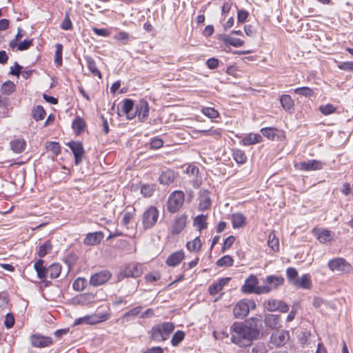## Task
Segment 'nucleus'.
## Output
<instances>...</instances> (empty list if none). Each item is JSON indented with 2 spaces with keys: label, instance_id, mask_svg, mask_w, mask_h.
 I'll return each mask as SVG.
<instances>
[{
  "label": "nucleus",
  "instance_id": "nucleus-64",
  "mask_svg": "<svg viewBox=\"0 0 353 353\" xmlns=\"http://www.w3.org/2000/svg\"><path fill=\"white\" fill-rule=\"evenodd\" d=\"M338 68L345 71L353 72V61H345L338 65Z\"/></svg>",
  "mask_w": 353,
  "mask_h": 353
},
{
  "label": "nucleus",
  "instance_id": "nucleus-53",
  "mask_svg": "<svg viewBox=\"0 0 353 353\" xmlns=\"http://www.w3.org/2000/svg\"><path fill=\"white\" fill-rule=\"evenodd\" d=\"M47 148L48 150L51 151L55 155L59 154L61 152L60 144L56 141L49 142L47 145Z\"/></svg>",
  "mask_w": 353,
  "mask_h": 353
},
{
  "label": "nucleus",
  "instance_id": "nucleus-35",
  "mask_svg": "<svg viewBox=\"0 0 353 353\" xmlns=\"http://www.w3.org/2000/svg\"><path fill=\"white\" fill-rule=\"evenodd\" d=\"M224 43L229 44L232 46L239 48L244 44V41L240 39L232 37L230 35H225L223 38Z\"/></svg>",
  "mask_w": 353,
  "mask_h": 353
},
{
  "label": "nucleus",
  "instance_id": "nucleus-61",
  "mask_svg": "<svg viewBox=\"0 0 353 353\" xmlns=\"http://www.w3.org/2000/svg\"><path fill=\"white\" fill-rule=\"evenodd\" d=\"M33 45V39L21 41L18 44V50L24 51L29 49Z\"/></svg>",
  "mask_w": 353,
  "mask_h": 353
},
{
  "label": "nucleus",
  "instance_id": "nucleus-15",
  "mask_svg": "<svg viewBox=\"0 0 353 353\" xmlns=\"http://www.w3.org/2000/svg\"><path fill=\"white\" fill-rule=\"evenodd\" d=\"M149 110V105L147 101L141 99L136 104L134 114L138 116L140 121H143L148 117Z\"/></svg>",
  "mask_w": 353,
  "mask_h": 353
},
{
  "label": "nucleus",
  "instance_id": "nucleus-12",
  "mask_svg": "<svg viewBox=\"0 0 353 353\" xmlns=\"http://www.w3.org/2000/svg\"><path fill=\"white\" fill-rule=\"evenodd\" d=\"M265 307L268 311L279 310L283 313L287 312L289 310L288 304L285 302L272 299L265 302Z\"/></svg>",
  "mask_w": 353,
  "mask_h": 353
},
{
  "label": "nucleus",
  "instance_id": "nucleus-57",
  "mask_svg": "<svg viewBox=\"0 0 353 353\" xmlns=\"http://www.w3.org/2000/svg\"><path fill=\"white\" fill-rule=\"evenodd\" d=\"M266 347L263 343H257L251 350H248V353H266Z\"/></svg>",
  "mask_w": 353,
  "mask_h": 353
},
{
  "label": "nucleus",
  "instance_id": "nucleus-20",
  "mask_svg": "<svg viewBox=\"0 0 353 353\" xmlns=\"http://www.w3.org/2000/svg\"><path fill=\"white\" fill-rule=\"evenodd\" d=\"M26 141L23 138H14L10 142L11 150L17 154L22 153L26 148Z\"/></svg>",
  "mask_w": 353,
  "mask_h": 353
},
{
  "label": "nucleus",
  "instance_id": "nucleus-9",
  "mask_svg": "<svg viewBox=\"0 0 353 353\" xmlns=\"http://www.w3.org/2000/svg\"><path fill=\"white\" fill-rule=\"evenodd\" d=\"M324 163L321 161L311 159L307 161H302L295 164V168L303 171H314L323 169Z\"/></svg>",
  "mask_w": 353,
  "mask_h": 353
},
{
  "label": "nucleus",
  "instance_id": "nucleus-19",
  "mask_svg": "<svg viewBox=\"0 0 353 353\" xmlns=\"http://www.w3.org/2000/svg\"><path fill=\"white\" fill-rule=\"evenodd\" d=\"M142 273L141 267L138 263H131L127 265L122 274L125 277H138Z\"/></svg>",
  "mask_w": 353,
  "mask_h": 353
},
{
  "label": "nucleus",
  "instance_id": "nucleus-3",
  "mask_svg": "<svg viewBox=\"0 0 353 353\" xmlns=\"http://www.w3.org/2000/svg\"><path fill=\"white\" fill-rule=\"evenodd\" d=\"M259 281L256 276L251 274L245 279L244 284L241 287V291L245 294H267L270 290L267 287L263 285L258 286Z\"/></svg>",
  "mask_w": 353,
  "mask_h": 353
},
{
  "label": "nucleus",
  "instance_id": "nucleus-50",
  "mask_svg": "<svg viewBox=\"0 0 353 353\" xmlns=\"http://www.w3.org/2000/svg\"><path fill=\"white\" fill-rule=\"evenodd\" d=\"M155 191L154 185L144 184L141 186V193L145 197L151 196Z\"/></svg>",
  "mask_w": 353,
  "mask_h": 353
},
{
  "label": "nucleus",
  "instance_id": "nucleus-63",
  "mask_svg": "<svg viewBox=\"0 0 353 353\" xmlns=\"http://www.w3.org/2000/svg\"><path fill=\"white\" fill-rule=\"evenodd\" d=\"M163 145V141L162 139L154 137L151 139L150 143V148L152 149H159L161 148Z\"/></svg>",
  "mask_w": 353,
  "mask_h": 353
},
{
  "label": "nucleus",
  "instance_id": "nucleus-45",
  "mask_svg": "<svg viewBox=\"0 0 353 353\" xmlns=\"http://www.w3.org/2000/svg\"><path fill=\"white\" fill-rule=\"evenodd\" d=\"M201 112L210 119H216L219 117V112L213 108L203 107Z\"/></svg>",
  "mask_w": 353,
  "mask_h": 353
},
{
  "label": "nucleus",
  "instance_id": "nucleus-60",
  "mask_svg": "<svg viewBox=\"0 0 353 353\" xmlns=\"http://www.w3.org/2000/svg\"><path fill=\"white\" fill-rule=\"evenodd\" d=\"M61 28L64 30H70L72 28V23L68 13L65 14V18L61 24Z\"/></svg>",
  "mask_w": 353,
  "mask_h": 353
},
{
  "label": "nucleus",
  "instance_id": "nucleus-8",
  "mask_svg": "<svg viewBox=\"0 0 353 353\" xmlns=\"http://www.w3.org/2000/svg\"><path fill=\"white\" fill-rule=\"evenodd\" d=\"M188 215L182 214L176 216L170 228V232L172 235H178L183 232L188 223Z\"/></svg>",
  "mask_w": 353,
  "mask_h": 353
},
{
  "label": "nucleus",
  "instance_id": "nucleus-7",
  "mask_svg": "<svg viewBox=\"0 0 353 353\" xmlns=\"http://www.w3.org/2000/svg\"><path fill=\"white\" fill-rule=\"evenodd\" d=\"M327 266L332 272H349L352 269L350 264L343 258L331 259L328 262Z\"/></svg>",
  "mask_w": 353,
  "mask_h": 353
},
{
  "label": "nucleus",
  "instance_id": "nucleus-34",
  "mask_svg": "<svg viewBox=\"0 0 353 353\" xmlns=\"http://www.w3.org/2000/svg\"><path fill=\"white\" fill-rule=\"evenodd\" d=\"M46 115V112L41 105H37L32 110V117L37 121L43 120Z\"/></svg>",
  "mask_w": 353,
  "mask_h": 353
},
{
  "label": "nucleus",
  "instance_id": "nucleus-55",
  "mask_svg": "<svg viewBox=\"0 0 353 353\" xmlns=\"http://www.w3.org/2000/svg\"><path fill=\"white\" fill-rule=\"evenodd\" d=\"M294 91V93L305 97H310L314 94L313 90L308 87L297 88Z\"/></svg>",
  "mask_w": 353,
  "mask_h": 353
},
{
  "label": "nucleus",
  "instance_id": "nucleus-25",
  "mask_svg": "<svg viewBox=\"0 0 353 353\" xmlns=\"http://www.w3.org/2000/svg\"><path fill=\"white\" fill-rule=\"evenodd\" d=\"M298 288L308 290L312 287V282L310 279V276L308 274H305L302 275V276L297 279L294 285Z\"/></svg>",
  "mask_w": 353,
  "mask_h": 353
},
{
  "label": "nucleus",
  "instance_id": "nucleus-47",
  "mask_svg": "<svg viewBox=\"0 0 353 353\" xmlns=\"http://www.w3.org/2000/svg\"><path fill=\"white\" fill-rule=\"evenodd\" d=\"M185 336V334L183 331L178 330L176 332L171 339L172 345L177 346L184 339Z\"/></svg>",
  "mask_w": 353,
  "mask_h": 353
},
{
  "label": "nucleus",
  "instance_id": "nucleus-62",
  "mask_svg": "<svg viewBox=\"0 0 353 353\" xmlns=\"http://www.w3.org/2000/svg\"><path fill=\"white\" fill-rule=\"evenodd\" d=\"M14 322L15 320L14 315L11 313H8L4 321V325L8 329L12 327L14 325Z\"/></svg>",
  "mask_w": 353,
  "mask_h": 353
},
{
  "label": "nucleus",
  "instance_id": "nucleus-29",
  "mask_svg": "<svg viewBox=\"0 0 353 353\" xmlns=\"http://www.w3.org/2000/svg\"><path fill=\"white\" fill-rule=\"evenodd\" d=\"M262 137L259 134H249L245 136L241 141L244 145H250L261 141Z\"/></svg>",
  "mask_w": 353,
  "mask_h": 353
},
{
  "label": "nucleus",
  "instance_id": "nucleus-4",
  "mask_svg": "<svg viewBox=\"0 0 353 353\" xmlns=\"http://www.w3.org/2000/svg\"><path fill=\"white\" fill-rule=\"evenodd\" d=\"M185 201V194L181 190H175L168 196L167 201V210L172 214L179 212L183 207Z\"/></svg>",
  "mask_w": 353,
  "mask_h": 353
},
{
  "label": "nucleus",
  "instance_id": "nucleus-14",
  "mask_svg": "<svg viewBox=\"0 0 353 353\" xmlns=\"http://www.w3.org/2000/svg\"><path fill=\"white\" fill-rule=\"evenodd\" d=\"M264 283L265 285H263V287H267L270 289L267 292L268 294L272 290H275L279 286L282 285L284 283V279L280 276L270 275L265 278Z\"/></svg>",
  "mask_w": 353,
  "mask_h": 353
},
{
  "label": "nucleus",
  "instance_id": "nucleus-44",
  "mask_svg": "<svg viewBox=\"0 0 353 353\" xmlns=\"http://www.w3.org/2000/svg\"><path fill=\"white\" fill-rule=\"evenodd\" d=\"M108 318L109 315L108 314H95L90 315V325L105 321L108 320Z\"/></svg>",
  "mask_w": 353,
  "mask_h": 353
},
{
  "label": "nucleus",
  "instance_id": "nucleus-33",
  "mask_svg": "<svg viewBox=\"0 0 353 353\" xmlns=\"http://www.w3.org/2000/svg\"><path fill=\"white\" fill-rule=\"evenodd\" d=\"M206 220V215L199 214L194 218L193 224L198 228L199 231H201L207 228Z\"/></svg>",
  "mask_w": 353,
  "mask_h": 353
},
{
  "label": "nucleus",
  "instance_id": "nucleus-18",
  "mask_svg": "<svg viewBox=\"0 0 353 353\" xmlns=\"http://www.w3.org/2000/svg\"><path fill=\"white\" fill-rule=\"evenodd\" d=\"M231 280L230 277H225L219 279L217 281L213 283L209 286L208 292L210 295L214 296L218 292L221 291L224 286H225Z\"/></svg>",
  "mask_w": 353,
  "mask_h": 353
},
{
  "label": "nucleus",
  "instance_id": "nucleus-2",
  "mask_svg": "<svg viewBox=\"0 0 353 353\" xmlns=\"http://www.w3.org/2000/svg\"><path fill=\"white\" fill-rule=\"evenodd\" d=\"M174 330V325L171 322H163L156 325L151 330V338L156 341L167 340Z\"/></svg>",
  "mask_w": 353,
  "mask_h": 353
},
{
  "label": "nucleus",
  "instance_id": "nucleus-41",
  "mask_svg": "<svg viewBox=\"0 0 353 353\" xmlns=\"http://www.w3.org/2000/svg\"><path fill=\"white\" fill-rule=\"evenodd\" d=\"M56 51L54 54V63L57 66H61L63 63L62 52L63 46L61 43H57L55 46Z\"/></svg>",
  "mask_w": 353,
  "mask_h": 353
},
{
  "label": "nucleus",
  "instance_id": "nucleus-28",
  "mask_svg": "<svg viewBox=\"0 0 353 353\" xmlns=\"http://www.w3.org/2000/svg\"><path fill=\"white\" fill-rule=\"evenodd\" d=\"M232 227L236 228H243L245 225L246 218L241 213H234L232 214L231 217Z\"/></svg>",
  "mask_w": 353,
  "mask_h": 353
},
{
  "label": "nucleus",
  "instance_id": "nucleus-17",
  "mask_svg": "<svg viewBox=\"0 0 353 353\" xmlns=\"http://www.w3.org/2000/svg\"><path fill=\"white\" fill-rule=\"evenodd\" d=\"M111 276L108 271H102L93 274L90 279V284L94 286L101 285L107 282Z\"/></svg>",
  "mask_w": 353,
  "mask_h": 353
},
{
  "label": "nucleus",
  "instance_id": "nucleus-22",
  "mask_svg": "<svg viewBox=\"0 0 353 353\" xmlns=\"http://www.w3.org/2000/svg\"><path fill=\"white\" fill-rule=\"evenodd\" d=\"M184 257L185 254L182 250L177 251L168 257L166 264L170 267H175L182 261Z\"/></svg>",
  "mask_w": 353,
  "mask_h": 353
},
{
  "label": "nucleus",
  "instance_id": "nucleus-37",
  "mask_svg": "<svg viewBox=\"0 0 353 353\" xmlns=\"http://www.w3.org/2000/svg\"><path fill=\"white\" fill-rule=\"evenodd\" d=\"M52 249V245L50 243V241H47L44 242L43 244H41L38 250V255L40 258L44 257L46 255H47L49 252H51Z\"/></svg>",
  "mask_w": 353,
  "mask_h": 353
},
{
  "label": "nucleus",
  "instance_id": "nucleus-24",
  "mask_svg": "<svg viewBox=\"0 0 353 353\" xmlns=\"http://www.w3.org/2000/svg\"><path fill=\"white\" fill-rule=\"evenodd\" d=\"M43 263L44 261L40 259L34 264V269L37 272V276L42 281H44L48 276V268L43 265Z\"/></svg>",
  "mask_w": 353,
  "mask_h": 353
},
{
  "label": "nucleus",
  "instance_id": "nucleus-10",
  "mask_svg": "<svg viewBox=\"0 0 353 353\" xmlns=\"http://www.w3.org/2000/svg\"><path fill=\"white\" fill-rule=\"evenodd\" d=\"M290 339L289 332L286 330H277L272 334L270 343L276 347L284 345Z\"/></svg>",
  "mask_w": 353,
  "mask_h": 353
},
{
  "label": "nucleus",
  "instance_id": "nucleus-30",
  "mask_svg": "<svg viewBox=\"0 0 353 353\" xmlns=\"http://www.w3.org/2000/svg\"><path fill=\"white\" fill-rule=\"evenodd\" d=\"M265 323L271 329H276L280 327V317L276 314H268L265 318Z\"/></svg>",
  "mask_w": 353,
  "mask_h": 353
},
{
  "label": "nucleus",
  "instance_id": "nucleus-38",
  "mask_svg": "<svg viewBox=\"0 0 353 353\" xmlns=\"http://www.w3.org/2000/svg\"><path fill=\"white\" fill-rule=\"evenodd\" d=\"M135 209L134 208H126L123 217L121 221V223L125 226H127L131 221L132 219L134 216Z\"/></svg>",
  "mask_w": 353,
  "mask_h": 353
},
{
  "label": "nucleus",
  "instance_id": "nucleus-48",
  "mask_svg": "<svg viewBox=\"0 0 353 353\" xmlns=\"http://www.w3.org/2000/svg\"><path fill=\"white\" fill-rule=\"evenodd\" d=\"M87 286V281L84 278L79 277L73 283V288L76 291H81Z\"/></svg>",
  "mask_w": 353,
  "mask_h": 353
},
{
  "label": "nucleus",
  "instance_id": "nucleus-26",
  "mask_svg": "<svg viewBox=\"0 0 353 353\" xmlns=\"http://www.w3.org/2000/svg\"><path fill=\"white\" fill-rule=\"evenodd\" d=\"M134 101L130 99H126L123 101V111L128 120H131L136 117V114L132 112Z\"/></svg>",
  "mask_w": 353,
  "mask_h": 353
},
{
  "label": "nucleus",
  "instance_id": "nucleus-51",
  "mask_svg": "<svg viewBox=\"0 0 353 353\" xmlns=\"http://www.w3.org/2000/svg\"><path fill=\"white\" fill-rule=\"evenodd\" d=\"M320 112L324 115H330L336 112V108L330 103L322 105L319 107Z\"/></svg>",
  "mask_w": 353,
  "mask_h": 353
},
{
  "label": "nucleus",
  "instance_id": "nucleus-43",
  "mask_svg": "<svg viewBox=\"0 0 353 353\" xmlns=\"http://www.w3.org/2000/svg\"><path fill=\"white\" fill-rule=\"evenodd\" d=\"M104 235L102 232H90V245H97L103 239Z\"/></svg>",
  "mask_w": 353,
  "mask_h": 353
},
{
  "label": "nucleus",
  "instance_id": "nucleus-32",
  "mask_svg": "<svg viewBox=\"0 0 353 353\" xmlns=\"http://www.w3.org/2000/svg\"><path fill=\"white\" fill-rule=\"evenodd\" d=\"M61 272V265L59 263H52L48 268V275L50 279L58 278Z\"/></svg>",
  "mask_w": 353,
  "mask_h": 353
},
{
  "label": "nucleus",
  "instance_id": "nucleus-58",
  "mask_svg": "<svg viewBox=\"0 0 353 353\" xmlns=\"http://www.w3.org/2000/svg\"><path fill=\"white\" fill-rule=\"evenodd\" d=\"M90 72L93 76L97 77L99 79H102V74L100 70L97 67L96 63L91 59H90Z\"/></svg>",
  "mask_w": 353,
  "mask_h": 353
},
{
  "label": "nucleus",
  "instance_id": "nucleus-59",
  "mask_svg": "<svg viewBox=\"0 0 353 353\" xmlns=\"http://www.w3.org/2000/svg\"><path fill=\"white\" fill-rule=\"evenodd\" d=\"M197 132L201 133L205 136H214L219 137L221 135V132L219 129L198 130Z\"/></svg>",
  "mask_w": 353,
  "mask_h": 353
},
{
  "label": "nucleus",
  "instance_id": "nucleus-49",
  "mask_svg": "<svg viewBox=\"0 0 353 353\" xmlns=\"http://www.w3.org/2000/svg\"><path fill=\"white\" fill-rule=\"evenodd\" d=\"M233 259L230 255H225L216 261V265L219 267H230L233 265Z\"/></svg>",
  "mask_w": 353,
  "mask_h": 353
},
{
  "label": "nucleus",
  "instance_id": "nucleus-46",
  "mask_svg": "<svg viewBox=\"0 0 353 353\" xmlns=\"http://www.w3.org/2000/svg\"><path fill=\"white\" fill-rule=\"evenodd\" d=\"M286 276L289 283L294 285L297 280L298 272L294 268L290 267L286 270Z\"/></svg>",
  "mask_w": 353,
  "mask_h": 353
},
{
  "label": "nucleus",
  "instance_id": "nucleus-1",
  "mask_svg": "<svg viewBox=\"0 0 353 353\" xmlns=\"http://www.w3.org/2000/svg\"><path fill=\"white\" fill-rule=\"evenodd\" d=\"M231 341L239 347H247L259 335L257 329L248 323H234L230 327Z\"/></svg>",
  "mask_w": 353,
  "mask_h": 353
},
{
  "label": "nucleus",
  "instance_id": "nucleus-13",
  "mask_svg": "<svg viewBox=\"0 0 353 353\" xmlns=\"http://www.w3.org/2000/svg\"><path fill=\"white\" fill-rule=\"evenodd\" d=\"M74 154L75 158V163L78 164L82 159V157L84 154V149L82 143L79 141H70L66 143Z\"/></svg>",
  "mask_w": 353,
  "mask_h": 353
},
{
  "label": "nucleus",
  "instance_id": "nucleus-40",
  "mask_svg": "<svg viewBox=\"0 0 353 353\" xmlns=\"http://www.w3.org/2000/svg\"><path fill=\"white\" fill-rule=\"evenodd\" d=\"M201 247V242L199 237H196L191 241H188L186 244L187 249L190 252H198Z\"/></svg>",
  "mask_w": 353,
  "mask_h": 353
},
{
  "label": "nucleus",
  "instance_id": "nucleus-36",
  "mask_svg": "<svg viewBox=\"0 0 353 353\" xmlns=\"http://www.w3.org/2000/svg\"><path fill=\"white\" fill-rule=\"evenodd\" d=\"M232 157L239 164H244L247 161V157L245 152L239 149H234L232 150Z\"/></svg>",
  "mask_w": 353,
  "mask_h": 353
},
{
  "label": "nucleus",
  "instance_id": "nucleus-11",
  "mask_svg": "<svg viewBox=\"0 0 353 353\" xmlns=\"http://www.w3.org/2000/svg\"><path fill=\"white\" fill-rule=\"evenodd\" d=\"M30 342L33 347L43 348L51 345L53 343V339L50 336L35 334L30 336Z\"/></svg>",
  "mask_w": 353,
  "mask_h": 353
},
{
  "label": "nucleus",
  "instance_id": "nucleus-54",
  "mask_svg": "<svg viewBox=\"0 0 353 353\" xmlns=\"http://www.w3.org/2000/svg\"><path fill=\"white\" fill-rule=\"evenodd\" d=\"M114 38L117 41H121L123 44H126L130 39V35L123 31H120L115 34Z\"/></svg>",
  "mask_w": 353,
  "mask_h": 353
},
{
  "label": "nucleus",
  "instance_id": "nucleus-56",
  "mask_svg": "<svg viewBox=\"0 0 353 353\" xmlns=\"http://www.w3.org/2000/svg\"><path fill=\"white\" fill-rule=\"evenodd\" d=\"M141 307L139 306V307H134L132 310L127 312L123 315V319H125L126 321H129L131 317H134V316H138L141 313Z\"/></svg>",
  "mask_w": 353,
  "mask_h": 353
},
{
  "label": "nucleus",
  "instance_id": "nucleus-23",
  "mask_svg": "<svg viewBox=\"0 0 353 353\" xmlns=\"http://www.w3.org/2000/svg\"><path fill=\"white\" fill-rule=\"evenodd\" d=\"M85 127V121L79 116L76 117L72 123V128L76 135H80L83 132Z\"/></svg>",
  "mask_w": 353,
  "mask_h": 353
},
{
  "label": "nucleus",
  "instance_id": "nucleus-39",
  "mask_svg": "<svg viewBox=\"0 0 353 353\" xmlns=\"http://www.w3.org/2000/svg\"><path fill=\"white\" fill-rule=\"evenodd\" d=\"M268 245L274 252H277L279 250V239L276 237L274 232H270L269 235Z\"/></svg>",
  "mask_w": 353,
  "mask_h": 353
},
{
  "label": "nucleus",
  "instance_id": "nucleus-16",
  "mask_svg": "<svg viewBox=\"0 0 353 353\" xmlns=\"http://www.w3.org/2000/svg\"><path fill=\"white\" fill-rule=\"evenodd\" d=\"M312 233L321 243L330 242L333 236V233L326 229L314 228Z\"/></svg>",
  "mask_w": 353,
  "mask_h": 353
},
{
  "label": "nucleus",
  "instance_id": "nucleus-27",
  "mask_svg": "<svg viewBox=\"0 0 353 353\" xmlns=\"http://www.w3.org/2000/svg\"><path fill=\"white\" fill-rule=\"evenodd\" d=\"M175 179V174L171 170H167L161 173L159 176V181L161 184L169 185L172 183Z\"/></svg>",
  "mask_w": 353,
  "mask_h": 353
},
{
  "label": "nucleus",
  "instance_id": "nucleus-42",
  "mask_svg": "<svg viewBox=\"0 0 353 353\" xmlns=\"http://www.w3.org/2000/svg\"><path fill=\"white\" fill-rule=\"evenodd\" d=\"M15 90V85L11 81L3 83L1 88V91L3 94L10 95Z\"/></svg>",
  "mask_w": 353,
  "mask_h": 353
},
{
  "label": "nucleus",
  "instance_id": "nucleus-21",
  "mask_svg": "<svg viewBox=\"0 0 353 353\" xmlns=\"http://www.w3.org/2000/svg\"><path fill=\"white\" fill-rule=\"evenodd\" d=\"M199 208L201 210L208 209L211 205V200L209 196V192L206 190H202L199 192Z\"/></svg>",
  "mask_w": 353,
  "mask_h": 353
},
{
  "label": "nucleus",
  "instance_id": "nucleus-31",
  "mask_svg": "<svg viewBox=\"0 0 353 353\" xmlns=\"http://www.w3.org/2000/svg\"><path fill=\"white\" fill-rule=\"evenodd\" d=\"M280 103L285 110L290 112L293 110L294 103L291 96L283 94L280 98Z\"/></svg>",
  "mask_w": 353,
  "mask_h": 353
},
{
  "label": "nucleus",
  "instance_id": "nucleus-5",
  "mask_svg": "<svg viewBox=\"0 0 353 353\" xmlns=\"http://www.w3.org/2000/svg\"><path fill=\"white\" fill-rule=\"evenodd\" d=\"M159 216V210L155 206H150L143 213L142 224L145 230L152 228L157 223Z\"/></svg>",
  "mask_w": 353,
  "mask_h": 353
},
{
  "label": "nucleus",
  "instance_id": "nucleus-6",
  "mask_svg": "<svg viewBox=\"0 0 353 353\" xmlns=\"http://www.w3.org/2000/svg\"><path fill=\"white\" fill-rule=\"evenodd\" d=\"M256 303L251 299H243L237 303L233 309V314L237 319L245 317L250 309H254Z\"/></svg>",
  "mask_w": 353,
  "mask_h": 353
},
{
  "label": "nucleus",
  "instance_id": "nucleus-52",
  "mask_svg": "<svg viewBox=\"0 0 353 353\" xmlns=\"http://www.w3.org/2000/svg\"><path fill=\"white\" fill-rule=\"evenodd\" d=\"M276 131L277 130L274 128H264L261 130L262 134L271 140L274 139Z\"/></svg>",
  "mask_w": 353,
  "mask_h": 353
}]
</instances>
